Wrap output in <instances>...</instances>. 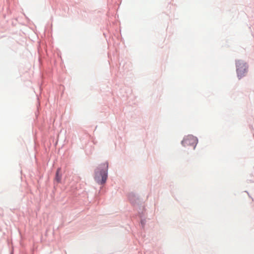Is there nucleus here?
Returning <instances> with one entry per match:
<instances>
[{
	"instance_id": "1",
	"label": "nucleus",
	"mask_w": 254,
	"mask_h": 254,
	"mask_svg": "<svg viewBox=\"0 0 254 254\" xmlns=\"http://www.w3.org/2000/svg\"><path fill=\"white\" fill-rule=\"evenodd\" d=\"M236 71L237 76L239 79L245 76L248 70V66L247 64L241 60H238L236 62Z\"/></svg>"
},
{
	"instance_id": "2",
	"label": "nucleus",
	"mask_w": 254,
	"mask_h": 254,
	"mask_svg": "<svg viewBox=\"0 0 254 254\" xmlns=\"http://www.w3.org/2000/svg\"><path fill=\"white\" fill-rule=\"evenodd\" d=\"M198 140L196 137L189 135L185 137L182 141V145L185 147L192 146L194 149L197 143Z\"/></svg>"
},
{
	"instance_id": "3",
	"label": "nucleus",
	"mask_w": 254,
	"mask_h": 254,
	"mask_svg": "<svg viewBox=\"0 0 254 254\" xmlns=\"http://www.w3.org/2000/svg\"><path fill=\"white\" fill-rule=\"evenodd\" d=\"M104 165L105 167V170L101 171L99 174L97 172L95 177L97 182L101 184H104L107 178L108 163H106Z\"/></svg>"
},
{
	"instance_id": "4",
	"label": "nucleus",
	"mask_w": 254,
	"mask_h": 254,
	"mask_svg": "<svg viewBox=\"0 0 254 254\" xmlns=\"http://www.w3.org/2000/svg\"><path fill=\"white\" fill-rule=\"evenodd\" d=\"M61 173V168H58L57 170V172H56V180L58 181V182H60L61 180V175H60Z\"/></svg>"
}]
</instances>
